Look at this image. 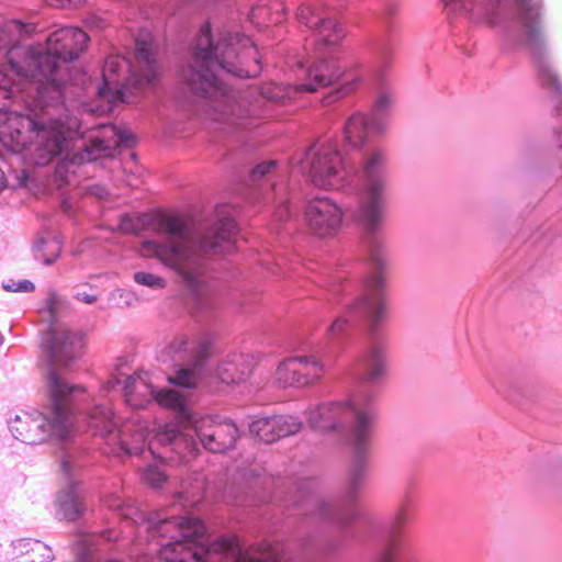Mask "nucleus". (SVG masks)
Listing matches in <instances>:
<instances>
[{
    "instance_id": "f257e3e1",
    "label": "nucleus",
    "mask_w": 562,
    "mask_h": 562,
    "mask_svg": "<svg viewBox=\"0 0 562 562\" xmlns=\"http://www.w3.org/2000/svg\"><path fill=\"white\" fill-rule=\"evenodd\" d=\"M218 67L239 78H255L262 70L261 57L250 37L227 30L213 33L204 23L199 32L191 63L182 69L181 77L195 94L213 100L214 121L226 130L245 127L251 119L262 113L258 100H250L247 93L236 95L217 78Z\"/></svg>"
},
{
    "instance_id": "f03ea898",
    "label": "nucleus",
    "mask_w": 562,
    "mask_h": 562,
    "mask_svg": "<svg viewBox=\"0 0 562 562\" xmlns=\"http://www.w3.org/2000/svg\"><path fill=\"white\" fill-rule=\"evenodd\" d=\"M88 34L79 27H61L49 34L46 50L35 47H16L11 50V60L23 56L25 65L14 64L36 80L40 102L44 105L58 102L70 81L68 64L87 49Z\"/></svg>"
},
{
    "instance_id": "7ed1b4c3",
    "label": "nucleus",
    "mask_w": 562,
    "mask_h": 562,
    "mask_svg": "<svg viewBox=\"0 0 562 562\" xmlns=\"http://www.w3.org/2000/svg\"><path fill=\"white\" fill-rule=\"evenodd\" d=\"M0 143L20 153L26 150L32 164L47 166L68 150L65 126L57 120H34L18 112L0 114Z\"/></svg>"
},
{
    "instance_id": "20e7f679",
    "label": "nucleus",
    "mask_w": 562,
    "mask_h": 562,
    "mask_svg": "<svg viewBox=\"0 0 562 562\" xmlns=\"http://www.w3.org/2000/svg\"><path fill=\"white\" fill-rule=\"evenodd\" d=\"M155 229L167 235V238L164 243L143 241V256L156 258L162 266L176 272L187 286L192 290L199 289L203 284L205 269L196 251L195 240L183 220L178 215H161L155 223Z\"/></svg>"
},
{
    "instance_id": "39448f33",
    "label": "nucleus",
    "mask_w": 562,
    "mask_h": 562,
    "mask_svg": "<svg viewBox=\"0 0 562 562\" xmlns=\"http://www.w3.org/2000/svg\"><path fill=\"white\" fill-rule=\"evenodd\" d=\"M53 420L38 412H22L11 419L9 427L12 435L20 441L37 445L50 436L66 438L74 428L70 411V397L75 392H85L79 385H69L55 372H50L47 381Z\"/></svg>"
},
{
    "instance_id": "423d86ee",
    "label": "nucleus",
    "mask_w": 562,
    "mask_h": 562,
    "mask_svg": "<svg viewBox=\"0 0 562 562\" xmlns=\"http://www.w3.org/2000/svg\"><path fill=\"white\" fill-rule=\"evenodd\" d=\"M135 59L142 76L132 71L130 63L122 56L113 55L105 59L102 70V85L98 95L110 104L127 101L128 94H135L153 85L158 76L155 60L148 47L138 45Z\"/></svg>"
},
{
    "instance_id": "0eeeda50",
    "label": "nucleus",
    "mask_w": 562,
    "mask_h": 562,
    "mask_svg": "<svg viewBox=\"0 0 562 562\" xmlns=\"http://www.w3.org/2000/svg\"><path fill=\"white\" fill-rule=\"evenodd\" d=\"M307 414L311 427L321 431L335 429L345 420L353 418L355 424L349 438L350 445L359 457L367 450L371 440L375 413L370 408L362 407L360 398H357L351 405L340 403L321 404L310 408Z\"/></svg>"
},
{
    "instance_id": "6e6552de",
    "label": "nucleus",
    "mask_w": 562,
    "mask_h": 562,
    "mask_svg": "<svg viewBox=\"0 0 562 562\" xmlns=\"http://www.w3.org/2000/svg\"><path fill=\"white\" fill-rule=\"evenodd\" d=\"M363 188L359 198L357 220L368 232L374 231L383 216L386 190V154L373 148L362 154Z\"/></svg>"
},
{
    "instance_id": "1a4fd4ad",
    "label": "nucleus",
    "mask_w": 562,
    "mask_h": 562,
    "mask_svg": "<svg viewBox=\"0 0 562 562\" xmlns=\"http://www.w3.org/2000/svg\"><path fill=\"white\" fill-rule=\"evenodd\" d=\"M305 169L311 182L322 189H344L356 172L334 143L314 144L306 153Z\"/></svg>"
},
{
    "instance_id": "9d476101",
    "label": "nucleus",
    "mask_w": 562,
    "mask_h": 562,
    "mask_svg": "<svg viewBox=\"0 0 562 562\" xmlns=\"http://www.w3.org/2000/svg\"><path fill=\"white\" fill-rule=\"evenodd\" d=\"M160 536L170 542L162 544L160 555L166 562H190L202 559L191 544L200 542L205 533V526L198 518L172 517L159 521Z\"/></svg>"
},
{
    "instance_id": "9b49d317",
    "label": "nucleus",
    "mask_w": 562,
    "mask_h": 562,
    "mask_svg": "<svg viewBox=\"0 0 562 562\" xmlns=\"http://www.w3.org/2000/svg\"><path fill=\"white\" fill-rule=\"evenodd\" d=\"M371 259L378 271L366 279L363 292L348 306L347 311L351 315L369 319L372 329H375L386 310L381 273L384 261L374 255Z\"/></svg>"
},
{
    "instance_id": "f8f14e48",
    "label": "nucleus",
    "mask_w": 562,
    "mask_h": 562,
    "mask_svg": "<svg viewBox=\"0 0 562 562\" xmlns=\"http://www.w3.org/2000/svg\"><path fill=\"white\" fill-rule=\"evenodd\" d=\"M326 373L325 366L315 356H297L281 362L277 379L284 386H307L318 382Z\"/></svg>"
},
{
    "instance_id": "ddd939ff",
    "label": "nucleus",
    "mask_w": 562,
    "mask_h": 562,
    "mask_svg": "<svg viewBox=\"0 0 562 562\" xmlns=\"http://www.w3.org/2000/svg\"><path fill=\"white\" fill-rule=\"evenodd\" d=\"M305 221L315 235L331 237L338 233L341 226L342 211L334 200L327 196H316L306 205Z\"/></svg>"
},
{
    "instance_id": "4468645a",
    "label": "nucleus",
    "mask_w": 562,
    "mask_h": 562,
    "mask_svg": "<svg viewBox=\"0 0 562 562\" xmlns=\"http://www.w3.org/2000/svg\"><path fill=\"white\" fill-rule=\"evenodd\" d=\"M194 431L205 449L224 453L235 448L239 437L238 428L232 422H216L210 417L198 420Z\"/></svg>"
},
{
    "instance_id": "2eb2a0df",
    "label": "nucleus",
    "mask_w": 562,
    "mask_h": 562,
    "mask_svg": "<svg viewBox=\"0 0 562 562\" xmlns=\"http://www.w3.org/2000/svg\"><path fill=\"white\" fill-rule=\"evenodd\" d=\"M344 75V68L334 59H321L308 66L297 64L296 77L301 80V92L313 93L321 88L337 82Z\"/></svg>"
},
{
    "instance_id": "dca6fc26",
    "label": "nucleus",
    "mask_w": 562,
    "mask_h": 562,
    "mask_svg": "<svg viewBox=\"0 0 562 562\" xmlns=\"http://www.w3.org/2000/svg\"><path fill=\"white\" fill-rule=\"evenodd\" d=\"M85 349V335L66 326L50 327L49 352L56 366H67L79 358Z\"/></svg>"
},
{
    "instance_id": "f3484780",
    "label": "nucleus",
    "mask_w": 562,
    "mask_h": 562,
    "mask_svg": "<svg viewBox=\"0 0 562 562\" xmlns=\"http://www.w3.org/2000/svg\"><path fill=\"white\" fill-rule=\"evenodd\" d=\"M296 20L313 32L318 44L334 46L345 36L344 29L334 19L322 18L310 4L303 3L297 8Z\"/></svg>"
},
{
    "instance_id": "a211bd4d",
    "label": "nucleus",
    "mask_w": 562,
    "mask_h": 562,
    "mask_svg": "<svg viewBox=\"0 0 562 562\" xmlns=\"http://www.w3.org/2000/svg\"><path fill=\"white\" fill-rule=\"evenodd\" d=\"M236 225L233 220L223 218L209 227L200 239V248L204 252H226L233 248V236Z\"/></svg>"
},
{
    "instance_id": "6ab92c4d",
    "label": "nucleus",
    "mask_w": 562,
    "mask_h": 562,
    "mask_svg": "<svg viewBox=\"0 0 562 562\" xmlns=\"http://www.w3.org/2000/svg\"><path fill=\"white\" fill-rule=\"evenodd\" d=\"M254 366L251 356L234 353L218 363L216 374L224 383H238L245 381L251 374Z\"/></svg>"
},
{
    "instance_id": "aec40b11",
    "label": "nucleus",
    "mask_w": 562,
    "mask_h": 562,
    "mask_svg": "<svg viewBox=\"0 0 562 562\" xmlns=\"http://www.w3.org/2000/svg\"><path fill=\"white\" fill-rule=\"evenodd\" d=\"M16 47H22L21 45H13L8 50V61L9 65H0V94L2 99H9L11 98L15 92L20 91V80L27 79L36 83V80L25 74L23 69H19V65H25L24 64V57L23 56H15L14 63H12L11 58V50Z\"/></svg>"
},
{
    "instance_id": "412c9836",
    "label": "nucleus",
    "mask_w": 562,
    "mask_h": 562,
    "mask_svg": "<svg viewBox=\"0 0 562 562\" xmlns=\"http://www.w3.org/2000/svg\"><path fill=\"white\" fill-rule=\"evenodd\" d=\"M123 389L126 403L133 408H144L154 400L155 392L146 372L139 371L127 376Z\"/></svg>"
},
{
    "instance_id": "4be33fe9",
    "label": "nucleus",
    "mask_w": 562,
    "mask_h": 562,
    "mask_svg": "<svg viewBox=\"0 0 562 562\" xmlns=\"http://www.w3.org/2000/svg\"><path fill=\"white\" fill-rule=\"evenodd\" d=\"M373 121L364 113L356 112L344 125V142L351 148H362L373 132Z\"/></svg>"
},
{
    "instance_id": "5701e85b",
    "label": "nucleus",
    "mask_w": 562,
    "mask_h": 562,
    "mask_svg": "<svg viewBox=\"0 0 562 562\" xmlns=\"http://www.w3.org/2000/svg\"><path fill=\"white\" fill-rule=\"evenodd\" d=\"M155 439L162 446H171V449L179 453L181 459L188 460L196 456L198 449L192 438L181 434L172 424L165 425L156 434Z\"/></svg>"
},
{
    "instance_id": "b1692460",
    "label": "nucleus",
    "mask_w": 562,
    "mask_h": 562,
    "mask_svg": "<svg viewBox=\"0 0 562 562\" xmlns=\"http://www.w3.org/2000/svg\"><path fill=\"white\" fill-rule=\"evenodd\" d=\"M199 553L202 559L196 560V562H236V559L240 554L259 557V554L251 550L240 551L232 540L226 538H220L215 541H212ZM260 558L262 557L260 555Z\"/></svg>"
},
{
    "instance_id": "393cba45",
    "label": "nucleus",
    "mask_w": 562,
    "mask_h": 562,
    "mask_svg": "<svg viewBox=\"0 0 562 562\" xmlns=\"http://www.w3.org/2000/svg\"><path fill=\"white\" fill-rule=\"evenodd\" d=\"M59 514L64 519L75 521L82 517L87 510L85 496L77 488H70L59 495Z\"/></svg>"
},
{
    "instance_id": "a878e982",
    "label": "nucleus",
    "mask_w": 562,
    "mask_h": 562,
    "mask_svg": "<svg viewBox=\"0 0 562 562\" xmlns=\"http://www.w3.org/2000/svg\"><path fill=\"white\" fill-rule=\"evenodd\" d=\"M128 139L130 137L125 133L109 124L101 126L100 132L90 138V145L94 150L110 151Z\"/></svg>"
},
{
    "instance_id": "bb28decb",
    "label": "nucleus",
    "mask_w": 562,
    "mask_h": 562,
    "mask_svg": "<svg viewBox=\"0 0 562 562\" xmlns=\"http://www.w3.org/2000/svg\"><path fill=\"white\" fill-rule=\"evenodd\" d=\"M257 91L262 99L280 104L291 102L301 92L297 83L291 86L274 82L262 83Z\"/></svg>"
},
{
    "instance_id": "cd10ccee",
    "label": "nucleus",
    "mask_w": 562,
    "mask_h": 562,
    "mask_svg": "<svg viewBox=\"0 0 562 562\" xmlns=\"http://www.w3.org/2000/svg\"><path fill=\"white\" fill-rule=\"evenodd\" d=\"M89 424L95 430V435L105 436L112 434L116 424L113 420V412L109 407L98 405L89 413Z\"/></svg>"
},
{
    "instance_id": "c85d7f7f",
    "label": "nucleus",
    "mask_w": 562,
    "mask_h": 562,
    "mask_svg": "<svg viewBox=\"0 0 562 562\" xmlns=\"http://www.w3.org/2000/svg\"><path fill=\"white\" fill-rule=\"evenodd\" d=\"M408 512L405 508H400L390 526V540L387 541V544L384 549V552L381 557L380 562H392L395 550L398 547V539H397V532L402 528V526L408 520Z\"/></svg>"
},
{
    "instance_id": "c756f323",
    "label": "nucleus",
    "mask_w": 562,
    "mask_h": 562,
    "mask_svg": "<svg viewBox=\"0 0 562 562\" xmlns=\"http://www.w3.org/2000/svg\"><path fill=\"white\" fill-rule=\"evenodd\" d=\"M61 248V241L57 236L42 237L36 247V258L45 265H52L59 257Z\"/></svg>"
},
{
    "instance_id": "7c9ffc66",
    "label": "nucleus",
    "mask_w": 562,
    "mask_h": 562,
    "mask_svg": "<svg viewBox=\"0 0 562 562\" xmlns=\"http://www.w3.org/2000/svg\"><path fill=\"white\" fill-rule=\"evenodd\" d=\"M250 434L265 443H272L279 440L272 416L262 417L252 422L250 425Z\"/></svg>"
},
{
    "instance_id": "2f4dec72",
    "label": "nucleus",
    "mask_w": 562,
    "mask_h": 562,
    "mask_svg": "<svg viewBox=\"0 0 562 562\" xmlns=\"http://www.w3.org/2000/svg\"><path fill=\"white\" fill-rule=\"evenodd\" d=\"M154 400L161 406L181 412L186 407L183 395L175 390L164 389L155 392Z\"/></svg>"
},
{
    "instance_id": "473e14b6",
    "label": "nucleus",
    "mask_w": 562,
    "mask_h": 562,
    "mask_svg": "<svg viewBox=\"0 0 562 562\" xmlns=\"http://www.w3.org/2000/svg\"><path fill=\"white\" fill-rule=\"evenodd\" d=\"M278 434V438H284L297 434L302 428L301 420L291 415L272 416Z\"/></svg>"
},
{
    "instance_id": "72a5a7b5",
    "label": "nucleus",
    "mask_w": 562,
    "mask_h": 562,
    "mask_svg": "<svg viewBox=\"0 0 562 562\" xmlns=\"http://www.w3.org/2000/svg\"><path fill=\"white\" fill-rule=\"evenodd\" d=\"M367 372L363 380L371 382L381 376L384 372V357L380 349L373 348L369 358L366 360Z\"/></svg>"
},
{
    "instance_id": "f704fd0d",
    "label": "nucleus",
    "mask_w": 562,
    "mask_h": 562,
    "mask_svg": "<svg viewBox=\"0 0 562 562\" xmlns=\"http://www.w3.org/2000/svg\"><path fill=\"white\" fill-rule=\"evenodd\" d=\"M286 8L281 1H273L268 7H259L252 11V16L269 14L268 23L279 24L285 18Z\"/></svg>"
},
{
    "instance_id": "c9c22d12",
    "label": "nucleus",
    "mask_w": 562,
    "mask_h": 562,
    "mask_svg": "<svg viewBox=\"0 0 562 562\" xmlns=\"http://www.w3.org/2000/svg\"><path fill=\"white\" fill-rule=\"evenodd\" d=\"M24 562H46L49 559L48 549L41 542H26Z\"/></svg>"
},
{
    "instance_id": "e433bc0d",
    "label": "nucleus",
    "mask_w": 562,
    "mask_h": 562,
    "mask_svg": "<svg viewBox=\"0 0 562 562\" xmlns=\"http://www.w3.org/2000/svg\"><path fill=\"white\" fill-rule=\"evenodd\" d=\"M134 280L136 283L140 285L155 290L164 289L167 284L166 280L162 277L144 271L135 272Z\"/></svg>"
},
{
    "instance_id": "4c0bfd02",
    "label": "nucleus",
    "mask_w": 562,
    "mask_h": 562,
    "mask_svg": "<svg viewBox=\"0 0 562 562\" xmlns=\"http://www.w3.org/2000/svg\"><path fill=\"white\" fill-rule=\"evenodd\" d=\"M168 381L172 384L183 387H194L196 384V375L190 369H179L175 376H169Z\"/></svg>"
},
{
    "instance_id": "58836bf2",
    "label": "nucleus",
    "mask_w": 562,
    "mask_h": 562,
    "mask_svg": "<svg viewBox=\"0 0 562 562\" xmlns=\"http://www.w3.org/2000/svg\"><path fill=\"white\" fill-rule=\"evenodd\" d=\"M190 348L189 340L184 336L176 337L169 345L170 353L181 360H188Z\"/></svg>"
},
{
    "instance_id": "ea45409f",
    "label": "nucleus",
    "mask_w": 562,
    "mask_h": 562,
    "mask_svg": "<svg viewBox=\"0 0 562 562\" xmlns=\"http://www.w3.org/2000/svg\"><path fill=\"white\" fill-rule=\"evenodd\" d=\"M209 355L210 347L207 344H194L190 348L188 360L191 361L195 368H198L203 363L205 359H207Z\"/></svg>"
},
{
    "instance_id": "a19ab883",
    "label": "nucleus",
    "mask_w": 562,
    "mask_h": 562,
    "mask_svg": "<svg viewBox=\"0 0 562 562\" xmlns=\"http://www.w3.org/2000/svg\"><path fill=\"white\" fill-rule=\"evenodd\" d=\"M143 477L147 484L154 487H159L167 480V475L156 467H148Z\"/></svg>"
},
{
    "instance_id": "79ce46f5",
    "label": "nucleus",
    "mask_w": 562,
    "mask_h": 562,
    "mask_svg": "<svg viewBox=\"0 0 562 562\" xmlns=\"http://www.w3.org/2000/svg\"><path fill=\"white\" fill-rule=\"evenodd\" d=\"M348 321L345 317L336 318L330 325V327L327 329V337L330 340L338 338L340 335L345 333Z\"/></svg>"
},
{
    "instance_id": "37998d69",
    "label": "nucleus",
    "mask_w": 562,
    "mask_h": 562,
    "mask_svg": "<svg viewBox=\"0 0 562 562\" xmlns=\"http://www.w3.org/2000/svg\"><path fill=\"white\" fill-rule=\"evenodd\" d=\"M277 166L276 160L263 161L258 164L250 172V177L252 180H259L268 175L272 169Z\"/></svg>"
},
{
    "instance_id": "c03bdc74",
    "label": "nucleus",
    "mask_w": 562,
    "mask_h": 562,
    "mask_svg": "<svg viewBox=\"0 0 562 562\" xmlns=\"http://www.w3.org/2000/svg\"><path fill=\"white\" fill-rule=\"evenodd\" d=\"M44 2L53 8L74 9L81 5L85 0H44Z\"/></svg>"
},
{
    "instance_id": "a18cd8bd",
    "label": "nucleus",
    "mask_w": 562,
    "mask_h": 562,
    "mask_svg": "<svg viewBox=\"0 0 562 562\" xmlns=\"http://www.w3.org/2000/svg\"><path fill=\"white\" fill-rule=\"evenodd\" d=\"M34 284L30 281H21L16 284L12 283H8V284H4V289L7 291H13V292H31L34 290Z\"/></svg>"
},
{
    "instance_id": "49530a36",
    "label": "nucleus",
    "mask_w": 562,
    "mask_h": 562,
    "mask_svg": "<svg viewBox=\"0 0 562 562\" xmlns=\"http://www.w3.org/2000/svg\"><path fill=\"white\" fill-rule=\"evenodd\" d=\"M58 302L59 297L56 292H50L46 297L45 303L50 318H54L56 315Z\"/></svg>"
},
{
    "instance_id": "de8ad7c7",
    "label": "nucleus",
    "mask_w": 562,
    "mask_h": 562,
    "mask_svg": "<svg viewBox=\"0 0 562 562\" xmlns=\"http://www.w3.org/2000/svg\"><path fill=\"white\" fill-rule=\"evenodd\" d=\"M353 90V82H348L337 89L330 97L333 100H337L341 97L349 94Z\"/></svg>"
},
{
    "instance_id": "09e8293b",
    "label": "nucleus",
    "mask_w": 562,
    "mask_h": 562,
    "mask_svg": "<svg viewBox=\"0 0 562 562\" xmlns=\"http://www.w3.org/2000/svg\"><path fill=\"white\" fill-rule=\"evenodd\" d=\"M119 229L123 232L124 234H132L134 233V227L132 224L131 218L127 215H122Z\"/></svg>"
},
{
    "instance_id": "8fccbe9b",
    "label": "nucleus",
    "mask_w": 562,
    "mask_h": 562,
    "mask_svg": "<svg viewBox=\"0 0 562 562\" xmlns=\"http://www.w3.org/2000/svg\"><path fill=\"white\" fill-rule=\"evenodd\" d=\"M75 297L80 301V302H83L86 304H92L97 301V295L92 294V293H88V292H85V291H78L75 295Z\"/></svg>"
},
{
    "instance_id": "3c124183",
    "label": "nucleus",
    "mask_w": 562,
    "mask_h": 562,
    "mask_svg": "<svg viewBox=\"0 0 562 562\" xmlns=\"http://www.w3.org/2000/svg\"><path fill=\"white\" fill-rule=\"evenodd\" d=\"M11 44V37L5 27H0V50L9 47Z\"/></svg>"
},
{
    "instance_id": "603ef678",
    "label": "nucleus",
    "mask_w": 562,
    "mask_h": 562,
    "mask_svg": "<svg viewBox=\"0 0 562 562\" xmlns=\"http://www.w3.org/2000/svg\"><path fill=\"white\" fill-rule=\"evenodd\" d=\"M236 562H267V561H266V559L260 558V557H254L250 554H240L236 559Z\"/></svg>"
},
{
    "instance_id": "864d4df0",
    "label": "nucleus",
    "mask_w": 562,
    "mask_h": 562,
    "mask_svg": "<svg viewBox=\"0 0 562 562\" xmlns=\"http://www.w3.org/2000/svg\"><path fill=\"white\" fill-rule=\"evenodd\" d=\"M361 475L362 470L360 468H356L355 470H352L350 474V485L352 487H355L360 482Z\"/></svg>"
},
{
    "instance_id": "5fc2aeb1",
    "label": "nucleus",
    "mask_w": 562,
    "mask_h": 562,
    "mask_svg": "<svg viewBox=\"0 0 562 562\" xmlns=\"http://www.w3.org/2000/svg\"><path fill=\"white\" fill-rule=\"evenodd\" d=\"M330 509V505L326 502H322L319 504H317V514L321 516V517H328L329 514H328V510Z\"/></svg>"
},
{
    "instance_id": "6e6d98bb",
    "label": "nucleus",
    "mask_w": 562,
    "mask_h": 562,
    "mask_svg": "<svg viewBox=\"0 0 562 562\" xmlns=\"http://www.w3.org/2000/svg\"><path fill=\"white\" fill-rule=\"evenodd\" d=\"M4 187H5V176H4V172L2 171V169L0 168V192L3 190Z\"/></svg>"
},
{
    "instance_id": "4d7b16f0",
    "label": "nucleus",
    "mask_w": 562,
    "mask_h": 562,
    "mask_svg": "<svg viewBox=\"0 0 562 562\" xmlns=\"http://www.w3.org/2000/svg\"><path fill=\"white\" fill-rule=\"evenodd\" d=\"M63 470H64L65 474L67 475L68 474V469H67L66 462L63 463Z\"/></svg>"
},
{
    "instance_id": "13d9d810",
    "label": "nucleus",
    "mask_w": 562,
    "mask_h": 562,
    "mask_svg": "<svg viewBox=\"0 0 562 562\" xmlns=\"http://www.w3.org/2000/svg\"><path fill=\"white\" fill-rule=\"evenodd\" d=\"M333 31H334V30H330V29H328V27H327V29L325 30V34H330V33H333Z\"/></svg>"
},
{
    "instance_id": "bf43d9fd",
    "label": "nucleus",
    "mask_w": 562,
    "mask_h": 562,
    "mask_svg": "<svg viewBox=\"0 0 562 562\" xmlns=\"http://www.w3.org/2000/svg\"><path fill=\"white\" fill-rule=\"evenodd\" d=\"M3 336L0 334V346L3 344Z\"/></svg>"
}]
</instances>
